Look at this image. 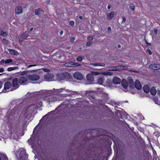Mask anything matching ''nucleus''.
<instances>
[{
	"mask_svg": "<svg viewBox=\"0 0 160 160\" xmlns=\"http://www.w3.org/2000/svg\"><path fill=\"white\" fill-rule=\"evenodd\" d=\"M2 42L3 44L7 45L8 44V41L5 38H3L2 39Z\"/></svg>",
	"mask_w": 160,
	"mask_h": 160,
	"instance_id": "nucleus-42",
	"label": "nucleus"
},
{
	"mask_svg": "<svg viewBox=\"0 0 160 160\" xmlns=\"http://www.w3.org/2000/svg\"><path fill=\"white\" fill-rule=\"evenodd\" d=\"M100 143H101L102 145H103L104 144H106V140L105 139H103L102 141L101 142V141H100Z\"/></svg>",
	"mask_w": 160,
	"mask_h": 160,
	"instance_id": "nucleus-46",
	"label": "nucleus"
},
{
	"mask_svg": "<svg viewBox=\"0 0 160 160\" xmlns=\"http://www.w3.org/2000/svg\"><path fill=\"white\" fill-rule=\"evenodd\" d=\"M4 62H5V61H4V60L2 59L0 62V64H3Z\"/></svg>",
	"mask_w": 160,
	"mask_h": 160,
	"instance_id": "nucleus-61",
	"label": "nucleus"
},
{
	"mask_svg": "<svg viewBox=\"0 0 160 160\" xmlns=\"http://www.w3.org/2000/svg\"><path fill=\"white\" fill-rule=\"evenodd\" d=\"M63 74L64 80L70 81H72L73 78L70 73L65 72H63Z\"/></svg>",
	"mask_w": 160,
	"mask_h": 160,
	"instance_id": "nucleus-8",
	"label": "nucleus"
},
{
	"mask_svg": "<svg viewBox=\"0 0 160 160\" xmlns=\"http://www.w3.org/2000/svg\"><path fill=\"white\" fill-rule=\"evenodd\" d=\"M8 50L11 55L15 56L19 55L18 52L15 50L11 49H8Z\"/></svg>",
	"mask_w": 160,
	"mask_h": 160,
	"instance_id": "nucleus-20",
	"label": "nucleus"
},
{
	"mask_svg": "<svg viewBox=\"0 0 160 160\" xmlns=\"http://www.w3.org/2000/svg\"><path fill=\"white\" fill-rule=\"evenodd\" d=\"M0 35L3 37H7L8 34L5 32L3 31L2 30L0 31Z\"/></svg>",
	"mask_w": 160,
	"mask_h": 160,
	"instance_id": "nucleus-32",
	"label": "nucleus"
},
{
	"mask_svg": "<svg viewBox=\"0 0 160 160\" xmlns=\"http://www.w3.org/2000/svg\"><path fill=\"white\" fill-rule=\"evenodd\" d=\"M112 70L113 71H118V66L113 67Z\"/></svg>",
	"mask_w": 160,
	"mask_h": 160,
	"instance_id": "nucleus-49",
	"label": "nucleus"
},
{
	"mask_svg": "<svg viewBox=\"0 0 160 160\" xmlns=\"http://www.w3.org/2000/svg\"><path fill=\"white\" fill-rule=\"evenodd\" d=\"M57 100L56 97H55L53 96H52L49 97V102H54L55 101Z\"/></svg>",
	"mask_w": 160,
	"mask_h": 160,
	"instance_id": "nucleus-31",
	"label": "nucleus"
},
{
	"mask_svg": "<svg viewBox=\"0 0 160 160\" xmlns=\"http://www.w3.org/2000/svg\"><path fill=\"white\" fill-rule=\"evenodd\" d=\"M147 52H148V54L149 55L152 54V52L151 51V50H150L149 49H147Z\"/></svg>",
	"mask_w": 160,
	"mask_h": 160,
	"instance_id": "nucleus-56",
	"label": "nucleus"
},
{
	"mask_svg": "<svg viewBox=\"0 0 160 160\" xmlns=\"http://www.w3.org/2000/svg\"><path fill=\"white\" fill-rule=\"evenodd\" d=\"M82 132L75 137L68 153L69 160L82 159L84 160H101V158L99 154L93 152L92 145H88L91 141L88 138L85 139L82 136Z\"/></svg>",
	"mask_w": 160,
	"mask_h": 160,
	"instance_id": "nucleus-1",
	"label": "nucleus"
},
{
	"mask_svg": "<svg viewBox=\"0 0 160 160\" xmlns=\"http://www.w3.org/2000/svg\"><path fill=\"white\" fill-rule=\"evenodd\" d=\"M151 94L152 95H154L156 94L157 91L155 88L154 87H152L150 89V91Z\"/></svg>",
	"mask_w": 160,
	"mask_h": 160,
	"instance_id": "nucleus-26",
	"label": "nucleus"
},
{
	"mask_svg": "<svg viewBox=\"0 0 160 160\" xmlns=\"http://www.w3.org/2000/svg\"><path fill=\"white\" fill-rule=\"evenodd\" d=\"M43 70L44 71L46 72H48L50 71V70L49 69L46 68H44L43 69Z\"/></svg>",
	"mask_w": 160,
	"mask_h": 160,
	"instance_id": "nucleus-62",
	"label": "nucleus"
},
{
	"mask_svg": "<svg viewBox=\"0 0 160 160\" xmlns=\"http://www.w3.org/2000/svg\"><path fill=\"white\" fill-rule=\"evenodd\" d=\"M65 65L67 67H76V66H80L82 65L78 63L74 62L72 61H70L65 63Z\"/></svg>",
	"mask_w": 160,
	"mask_h": 160,
	"instance_id": "nucleus-9",
	"label": "nucleus"
},
{
	"mask_svg": "<svg viewBox=\"0 0 160 160\" xmlns=\"http://www.w3.org/2000/svg\"><path fill=\"white\" fill-rule=\"evenodd\" d=\"M91 65H92L94 66H105V64L104 63H92L90 64Z\"/></svg>",
	"mask_w": 160,
	"mask_h": 160,
	"instance_id": "nucleus-30",
	"label": "nucleus"
},
{
	"mask_svg": "<svg viewBox=\"0 0 160 160\" xmlns=\"http://www.w3.org/2000/svg\"><path fill=\"white\" fill-rule=\"evenodd\" d=\"M143 91L146 93H148L150 91V88L148 85L146 84L143 87Z\"/></svg>",
	"mask_w": 160,
	"mask_h": 160,
	"instance_id": "nucleus-24",
	"label": "nucleus"
},
{
	"mask_svg": "<svg viewBox=\"0 0 160 160\" xmlns=\"http://www.w3.org/2000/svg\"><path fill=\"white\" fill-rule=\"evenodd\" d=\"M42 102L40 101L37 104V106L38 107H42Z\"/></svg>",
	"mask_w": 160,
	"mask_h": 160,
	"instance_id": "nucleus-44",
	"label": "nucleus"
},
{
	"mask_svg": "<svg viewBox=\"0 0 160 160\" xmlns=\"http://www.w3.org/2000/svg\"><path fill=\"white\" fill-rule=\"evenodd\" d=\"M115 12L112 11L109 13H107V16L108 17L107 19L110 20L115 15Z\"/></svg>",
	"mask_w": 160,
	"mask_h": 160,
	"instance_id": "nucleus-17",
	"label": "nucleus"
},
{
	"mask_svg": "<svg viewBox=\"0 0 160 160\" xmlns=\"http://www.w3.org/2000/svg\"><path fill=\"white\" fill-rule=\"evenodd\" d=\"M149 67L153 70L160 69V65L158 64H152L149 65Z\"/></svg>",
	"mask_w": 160,
	"mask_h": 160,
	"instance_id": "nucleus-15",
	"label": "nucleus"
},
{
	"mask_svg": "<svg viewBox=\"0 0 160 160\" xmlns=\"http://www.w3.org/2000/svg\"><path fill=\"white\" fill-rule=\"evenodd\" d=\"M158 32V30L156 29H155L154 30V34L156 35L157 34Z\"/></svg>",
	"mask_w": 160,
	"mask_h": 160,
	"instance_id": "nucleus-64",
	"label": "nucleus"
},
{
	"mask_svg": "<svg viewBox=\"0 0 160 160\" xmlns=\"http://www.w3.org/2000/svg\"><path fill=\"white\" fill-rule=\"evenodd\" d=\"M75 40V38L74 37H72L70 39V42H73Z\"/></svg>",
	"mask_w": 160,
	"mask_h": 160,
	"instance_id": "nucleus-58",
	"label": "nucleus"
},
{
	"mask_svg": "<svg viewBox=\"0 0 160 160\" xmlns=\"http://www.w3.org/2000/svg\"><path fill=\"white\" fill-rule=\"evenodd\" d=\"M82 57L81 56H79L77 58V60L79 62H81L82 61Z\"/></svg>",
	"mask_w": 160,
	"mask_h": 160,
	"instance_id": "nucleus-43",
	"label": "nucleus"
},
{
	"mask_svg": "<svg viewBox=\"0 0 160 160\" xmlns=\"http://www.w3.org/2000/svg\"><path fill=\"white\" fill-rule=\"evenodd\" d=\"M18 79L15 78L13 79L12 81V87L14 88V89L18 88L19 87V85L18 83Z\"/></svg>",
	"mask_w": 160,
	"mask_h": 160,
	"instance_id": "nucleus-12",
	"label": "nucleus"
},
{
	"mask_svg": "<svg viewBox=\"0 0 160 160\" xmlns=\"http://www.w3.org/2000/svg\"><path fill=\"white\" fill-rule=\"evenodd\" d=\"M59 96L61 97L65 98L67 97L70 96V94H59Z\"/></svg>",
	"mask_w": 160,
	"mask_h": 160,
	"instance_id": "nucleus-39",
	"label": "nucleus"
},
{
	"mask_svg": "<svg viewBox=\"0 0 160 160\" xmlns=\"http://www.w3.org/2000/svg\"><path fill=\"white\" fill-rule=\"evenodd\" d=\"M135 87L138 90H140L142 88V86L139 81L137 79L134 84V88Z\"/></svg>",
	"mask_w": 160,
	"mask_h": 160,
	"instance_id": "nucleus-14",
	"label": "nucleus"
},
{
	"mask_svg": "<svg viewBox=\"0 0 160 160\" xmlns=\"http://www.w3.org/2000/svg\"><path fill=\"white\" fill-rule=\"evenodd\" d=\"M103 75L104 76H107V75H109L110 76L112 74V72H103Z\"/></svg>",
	"mask_w": 160,
	"mask_h": 160,
	"instance_id": "nucleus-38",
	"label": "nucleus"
},
{
	"mask_svg": "<svg viewBox=\"0 0 160 160\" xmlns=\"http://www.w3.org/2000/svg\"><path fill=\"white\" fill-rule=\"evenodd\" d=\"M22 11V7L20 6H17L15 9V12L17 14H21Z\"/></svg>",
	"mask_w": 160,
	"mask_h": 160,
	"instance_id": "nucleus-18",
	"label": "nucleus"
},
{
	"mask_svg": "<svg viewBox=\"0 0 160 160\" xmlns=\"http://www.w3.org/2000/svg\"><path fill=\"white\" fill-rule=\"evenodd\" d=\"M56 57V58L58 59L57 61L58 62H62L63 61L62 60L63 59H64L65 56L62 54L60 55V52H57L56 53H55L53 54V57Z\"/></svg>",
	"mask_w": 160,
	"mask_h": 160,
	"instance_id": "nucleus-5",
	"label": "nucleus"
},
{
	"mask_svg": "<svg viewBox=\"0 0 160 160\" xmlns=\"http://www.w3.org/2000/svg\"><path fill=\"white\" fill-rule=\"evenodd\" d=\"M46 92V91H40L38 93H39V94L42 95L44 94Z\"/></svg>",
	"mask_w": 160,
	"mask_h": 160,
	"instance_id": "nucleus-51",
	"label": "nucleus"
},
{
	"mask_svg": "<svg viewBox=\"0 0 160 160\" xmlns=\"http://www.w3.org/2000/svg\"><path fill=\"white\" fill-rule=\"evenodd\" d=\"M73 77L77 80H81L83 79V77L82 74L78 72H76L73 74Z\"/></svg>",
	"mask_w": 160,
	"mask_h": 160,
	"instance_id": "nucleus-6",
	"label": "nucleus"
},
{
	"mask_svg": "<svg viewBox=\"0 0 160 160\" xmlns=\"http://www.w3.org/2000/svg\"><path fill=\"white\" fill-rule=\"evenodd\" d=\"M64 89L63 88H61L60 89H58L57 91H58V93H59V92H62V91Z\"/></svg>",
	"mask_w": 160,
	"mask_h": 160,
	"instance_id": "nucleus-59",
	"label": "nucleus"
},
{
	"mask_svg": "<svg viewBox=\"0 0 160 160\" xmlns=\"http://www.w3.org/2000/svg\"><path fill=\"white\" fill-rule=\"evenodd\" d=\"M36 66V64H31L27 66V68H30L33 66Z\"/></svg>",
	"mask_w": 160,
	"mask_h": 160,
	"instance_id": "nucleus-60",
	"label": "nucleus"
},
{
	"mask_svg": "<svg viewBox=\"0 0 160 160\" xmlns=\"http://www.w3.org/2000/svg\"><path fill=\"white\" fill-rule=\"evenodd\" d=\"M20 150L21 152L18 160H27L28 155L26 153L25 150L22 148H21Z\"/></svg>",
	"mask_w": 160,
	"mask_h": 160,
	"instance_id": "nucleus-3",
	"label": "nucleus"
},
{
	"mask_svg": "<svg viewBox=\"0 0 160 160\" xmlns=\"http://www.w3.org/2000/svg\"><path fill=\"white\" fill-rule=\"evenodd\" d=\"M62 107V106H61V105H60L58 107H57V108L56 109H55V111H56L58 109L60 108H61Z\"/></svg>",
	"mask_w": 160,
	"mask_h": 160,
	"instance_id": "nucleus-63",
	"label": "nucleus"
},
{
	"mask_svg": "<svg viewBox=\"0 0 160 160\" xmlns=\"http://www.w3.org/2000/svg\"><path fill=\"white\" fill-rule=\"evenodd\" d=\"M122 23H125L126 20V17H125L123 16L122 17Z\"/></svg>",
	"mask_w": 160,
	"mask_h": 160,
	"instance_id": "nucleus-48",
	"label": "nucleus"
},
{
	"mask_svg": "<svg viewBox=\"0 0 160 160\" xmlns=\"http://www.w3.org/2000/svg\"><path fill=\"white\" fill-rule=\"evenodd\" d=\"M0 158L1 160H8V157L5 154H2Z\"/></svg>",
	"mask_w": 160,
	"mask_h": 160,
	"instance_id": "nucleus-33",
	"label": "nucleus"
},
{
	"mask_svg": "<svg viewBox=\"0 0 160 160\" xmlns=\"http://www.w3.org/2000/svg\"><path fill=\"white\" fill-rule=\"evenodd\" d=\"M37 70H32L31 71H24L22 72H19V74L21 75H26V76H27V74H29L28 72H30V73H31L32 72H35Z\"/></svg>",
	"mask_w": 160,
	"mask_h": 160,
	"instance_id": "nucleus-22",
	"label": "nucleus"
},
{
	"mask_svg": "<svg viewBox=\"0 0 160 160\" xmlns=\"http://www.w3.org/2000/svg\"><path fill=\"white\" fill-rule=\"evenodd\" d=\"M87 39L88 40H92L93 39V38L92 37L89 36L88 37Z\"/></svg>",
	"mask_w": 160,
	"mask_h": 160,
	"instance_id": "nucleus-53",
	"label": "nucleus"
},
{
	"mask_svg": "<svg viewBox=\"0 0 160 160\" xmlns=\"http://www.w3.org/2000/svg\"><path fill=\"white\" fill-rule=\"evenodd\" d=\"M121 84L123 88L126 89L128 87V83L127 81L125 79H123L121 82Z\"/></svg>",
	"mask_w": 160,
	"mask_h": 160,
	"instance_id": "nucleus-23",
	"label": "nucleus"
},
{
	"mask_svg": "<svg viewBox=\"0 0 160 160\" xmlns=\"http://www.w3.org/2000/svg\"><path fill=\"white\" fill-rule=\"evenodd\" d=\"M23 102H21L17 105L18 106L21 107L23 104Z\"/></svg>",
	"mask_w": 160,
	"mask_h": 160,
	"instance_id": "nucleus-57",
	"label": "nucleus"
},
{
	"mask_svg": "<svg viewBox=\"0 0 160 160\" xmlns=\"http://www.w3.org/2000/svg\"><path fill=\"white\" fill-rule=\"evenodd\" d=\"M99 73L96 72H92L91 73L88 74L87 76V81H84L83 82L85 84H91L94 82V77L98 75Z\"/></svg>",
	"mask_w": 160,
	"mask_h": 160,
	"instance_id": "nucleus-2",
	"label": "nucleus"
},
{
	"mask_svg": "<svg viewBox=\"0 0 160 160\" xmlns=\"http://www.w3.org/2000/svg\"><path fill=\"white\" fill-rule=\"evenodd\" d=\"M12 62V59H7L5 60V63H9Z\"/></svg>",
	"mask_w": 160,
	"mask_h": 160,
	"instance_id": "nucleus-41",
	"label": "nucleus"
},
{
	"mask_svg": "<svg viewBox=\"0 0 160 160\" xmlns=\"http://www.w3.org/2000/svg\"><path fill=\"white\" fill-rule=\"evenodd\" d=\"M98 75L99 76L97 78L98 82L99 84H102L104 80V77L105 76L102 74H100V73Z\"/></svg>",
	"mask_w": 160,
	"mask_h": 160,
	"instance_id": "nucleus-11",
	"label": "nucleus"
},
{
	"mask_svg": "<svg viewBox=\"0 0 160 160\" xmlns=\"http://www.w3.org/2000/svg\"><path fill=\"white\" fill-rule=\"evenodd\" d=\"M70 23L72 26H73L74 25V22L73 21H71L70 22Z\"/></svg>",
	"mask_w": 160,
	"mask_h": 160,
	"instance_id": "nucleus-54",
	"label": "nucleus"
},
{
	"mask_svg": "<svg viewBox=\"0 0 160 160\" xmlns=\"http://www.w3.org/2000/svg\"><path fill=\"white\" fill-rule=\"evenodd\" d=\"M53 77V74L52 73H48L44 76V78L48 81L52 79Z\"/></svg>",
	"mask_w": 160,
	"mask_h": 160,
	"instance_id": "nucleus-19",
	"label": "nucleus"
},
{
	"mask_svg": "<svg viewBox=\"0 0 160 160\" xmlns=\"http://www.w3.org/2000/svg\"><path fill=\"white\" fill-rule=\"evenodd\" d=\"M27 77L30 81H37L39 79V76L37 74L29 73L27 74Z\"/></svg>",
	"mask_w": 160,
	"mask_h": 160,
	"instance_id": "nucleus-4",
	"label": "nucleus"
},
{
	"mask_svg": "<svg viewBox=\"0 0 160 160\" xmlns=\"http://www.w3.org/2000/svg\"><path fill=\"white\" fill-rule=\"evenodd\" d=\"M57 78L59 81L60 80L64 79V74L63 73H60L57 74Z\"/></svg>",
	"mask_w": 160,
	"mask_h": 160,
	"instance_id": "nucleus-25",
	"label": "nucleus"
},
{
	"mask_svg": "<svg viewBox=\"0 0 160 160\" xmlns=\"http://www.w3.org/2000/svg\"><path fill=\"white\" fill-rule=\"evenodd\" d=\"M129 7L130 9L133 11L134 10L135 6L134 4L132 3H130L129 5Z\"/></svg>",
	"mask_w": 160,
	"mask_h": 160,
	"instance_id": "nucleus-40",
	"label": "nucleus"
},
{
	"mask_svg": "<svg viewBox=\"0 0 160 160\" xmlns=\"http://www.w3.org/2000/svg\"><path fill=\"white\" fill-rule=\"evenodd\" d=\"M29 36V33L28 32H25L23 34L21 35L20 36V39H22L21 41L25 39L28 38Z\"/></svg>",
	"mask_w": 160,
	"mask_h": 160,
	"instance_id": "nucleus-16",
	"label": "nucleus"
},
{
	"mask_svg": "<svg viewBox=\"0 0 160 160\" xmlns=\"http://www.w3.org/2000/svg\"><path fill=\"white\" fill-rule=\"evenodd\" d=\"M106 85L108 87H111L112 86L113 83L111 79H108L106 81Z\"/></svg>",
	"mask_w": 160,
	"mask_h": 160,
	"instance_id": "nucleus-27",
	"label": "nucleus"
},
{
	"mask_svg": "<svg viewBox=\"0 0 160 160\" xmlns=\"http://www.w3.org/2000/svg\"><path fill=\"white\" fill-rule=\"evenodd\" d=\"M92 43L90 42H88L86 43V45L88 47H89L92 45Z\"/></svg>",
	"mask_w": 160,
	"mask_h": 160,
	"instance_id": "nucleus-50",
	"label": "nucleus"
},
{
	"mask_svg": "<svg viewBox=\"0 0 160 160\" xmlns=\"http://www.w3.org/2000/svg\"><path fill=\"white\" fill-rule=\"evenodd\" d=\"M44 11L41 8H39L36 10L35 12V14L38 15L40 14H42L43 13Z\"/></svg>",
	"mask_w": 160,
	"mask_h": 160,
	"instance_id": "nucleus-28",
	"label": "nucleus"
},
{
	"mask_svg": "<svg viewBox=\"0 0 160 160\" xmlns=\"http://www.w3.org/2000/svg\"><path fill=\"white\" fill-rule=\"evenodd\" d=\"M34 137L32 136L30 139L28 140V142L30 144L32 145L33 144L32 141L33 140Z\"/></svg>",
	"mask_w": 160,
	"mask_h": 160,
	"instance_id": "nucleus-35",
	"label": "nucleus"
},
{
	"mask_svg": "<svg viewBox=\"0 0 160 160\" xmlns=\"http://www.w3.org/2000/svg\"><path fill=\"white\" fill-rule=\"evenodd\" d=\"M27 81L28 79L27 78L24 76L20 77L18 80V82L22 85L26 84Z\"/></svg>",
	"mask_w": 160,
	"mask_h": 160,
	"instance_id": "nucleus-10",
	"label": "nucleus"
},
{
	"mask_svg": "<svg viewBox=\"0 0 160 160\" xmlns=\"http://www.w3.org/2000/svg\"><path fill=\"white\" fill-rule=\"evenodd\" d=\"M105 153L107 154V155L109 156L111 153V149L110 148H108L107 150L105 151Z\"/></svg>",
	"mask_w": 160,
	"mask_h": 160,
	"instance_id": "nucleus-34",
	"label": "nucleus"
},
{
	"mask_svg": "<svg viewBox=\"0 0 160 160\" xmlns=\"http://www.w3.org/2000/svg\"><path fill=\"white\" fill-rule=\"evenodd\" d=\"M12 84L9 82H7L5 83L4 84V88L2 90V92H6L5 90L9 89L11 86Z\"/></svg>",
	"mask_w": 160,
	"mask_h": 160,
	"instance_id": "nucleus-13",
	"label": "nucleus"
},
{
	"mask_svg": "<svg viewBox=\"0 0 160 160\" xmlns=\"http://www.w3.org/2000/svg\"><path fill=\"white\" fill-rule=\"evenodd\" d=\"M108 31L109 33H110L112 31V29L110 27H109L108 28Z\"/></svg>",
	"mask_w": 160,
	"mask_h": 160,
	"instance_id": "nucleus-52",
	"label": "nucleus"
},
{
	"mask_svg": "<svg viewBox=\"0 0 160 160\" xmlns=\"http://www.w3.org/2000/svg\"><path fill=\"white\" fill-rule=\"evenodd\" d=\"M18 68V67H10L7 69V70L8 71H11L17 69Z\"/></svg>",
	"mask_w": 160,
	"mask_h": 160,
	"instance_id": "nucleus-36",
	"label": "nucleus"
},
{
	"mask_svg": "<svg viewBox=\"0 0 160 160\" xmlns=\"http://www.w3.org/2000/svg\"><path fill=\"white\" fill-rule=\"evenodd\" d=\"M145 42H146V44L148 46H151V44L150 43L148 42L146 40V39H145Z\"/></svg>",
	"mask_w": 160,
	"mask_h": 160,
	"instance_id": "nucleus-55",
	"label": "nucleus"
},
{
	"mask_svg": "<svg viewBox=\"0 0 160 160\" xmlns=\"http://www.w3.org/2000/svg\"><path fill=\"white\" fill-rule=\"evenodd\" d=\"M58 89H55L54 88L53 90H50L49 91V92H51V93L53 94L57 95L58 96H59L58 93V91H57Z\"/></svg>",
	"mask_w": 160,
	"mask_h": 160,
	"instance_id": "nucleus-29",
	"label": "nucleus"
},
{
	"mask_svg": "<svg viewBox=\"0 0 160 160\" xmlns=\"http://www.w3.org/2000/svg\"><path fill=\"white\" fill-rule=\"evenodd\" d=\"M112 81L115 84H118L121 83V80L118 77H115L113 78Z\"/></svg>",
	"mask_w": 160,
	"mask_h": 160,
	"instance_id": "nucleus-21",
	"label": "nucleus"
},
{
	"mask_svg": "<svg viewBox=\"0 0 160 160\" xmlns=\"http://www.w3.org/2000/svg\"><path fill=\"white\" fill-rule=\"evenodd\" d=\"M125 67L122 66H118V71L119 70H124L125 69Z\"/></svg>",
	"mask_w": 160,
	"mask_h": 160,
	"instance_id": "nucleus-45",
	"label": "nucleus"
},
{
	"mask_svg": "<svg viewBox=\"0 0 160 160\" xmlns=\"http://www.w3.org/2000/svg\"><path fill=\"white\" fill-rule=\"evenodd\" d=\"M116 115L118 117H121L122 116L121 111L118 110L116 112Z\"/></svg>",
	"mask_w": 160,
	"mask_h": 160,
	"instance_id": "nucleus-37",
	"label": "nucleus"
},
{
	"mask_svg": "<svg viewBox=\"0 0 160 160\" xmlns=\"http://www.w3.org/2000/svg\"><path fill=\"white\" fill-rule=\"evenodd\" d=\"M127 82L128 84V86L130 88V89L134 88V84L135 82L131 77H129L128 78Z\"/></svg>",
	"mask_w": 160,
	"mask_h": 160,
	"instance_id": "nucleus-7",
	"label": "nucleus"
},
{
	"mask_svg": "<svg viewBox=\"0 0 160 160\" xmlns=\"http://www.w3.org/2000/svg\"><path fill=\"white\" fill-rule=\"evenodd\" d=\"M153 100L156 104H158V100L157 97H155L153 98Z\"/></svg>",
	"mask_w": 160,
	"mask_h": 160,
	"instance_id": "nucleus-47",
	"label": "nucleus"
}]
</instances>
